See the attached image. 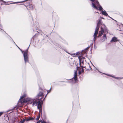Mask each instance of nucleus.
<instances>
[{"label":"nucleus","instance_id":"nucleus-10","mask_svg":"<svg viewBox=\"0 0 123 123\" xmlns=\"http://www.w3.org/2000/svg\"><path fill=\"white\" fill-rule=\"evenodd\" d=\"M101 30L103 29V30L106 31L107 30V28L104 24H101Z\"/></svg>","mask_w":123,"mask_h":123},{"label":"nucleus","instance_id":"nucleus-21","mask_svg":"<svg viewBox=\"0 0 123 123\" xmlns=\"http://www.w3.org/2000/svg\"><path fill=\"white\" fill-rule=\"evenodd\" d=\"M0 27H2V25H0Z\"/></svg>","mask_w":123,"mask_h":123},{"label":"nucleus","instance_id":"nucleus-9","mask_svg":"<svg viewBox=\"0 0 123 123\" xmlns=\"http://www.w3.org/2000/svg\"><path fill=\"white\" fill-rule=\"evenodd\" d=\"M104 31L105 30H103V29L101 30V31H99V33L98 34V37H101L103 34L104 33H105L104 32Z\"/></svg>","mask_w":123,"mask_h":123},{"label":"nucleus","instance_id":"nucleus-2","mask_svg":"<svg viewBox=\"0 0 123 123\" xmlns=\"http://www.w3.org/2000/svg\"><path fill=\"white\" fill-rule=\"evenodd\" d=\"M83 67L81 68L78 67L76 70H74V77L73 79H74L75 81H77V71L78 72L79 74H80L81 73H83L84 72V70L82 68Z\"/></svg>","mask_w":123,"mask_h":123},{"label":"nucleus","instance_id":"nucleus-22","mask_svg":"<svg viewBox=\"0 0 123 123\" xmlns=\"http://www.w3.org/2000/svg\"><path fill=\"white\" fill-rule=\"evenodd\" d=\"M115 78H116V79H117V78L116 77H115Z\"/></svg>","mask_w":123,"mask_h":123},{"label":"nucleus","instance_id":"nucleus-15","mask_svg":"<svg viewBox=\"0 0 123 123\" xmlns=\"http://www.w3.org/2000/svg\"><path fill=\"white\" fill-rule=\"evenodd\" d=\"M25 120L24 119L23 120H21L19 122V123H23L25 122Z\"/></svg>","mask_w":123,"mask_h":123},{"label":"nucleus","instance_id":"nucleus-24","mask_svg":"<svg viewBox=\"0 0 123 123\" xmlns=\"http://www.w3.org/2000/svg\"><path fill=\"white\" fill-rule=\"evenodd\" d=\"M21 51H22V53H23V51H22V50H21Z\"/></svg>","mask_w":123,"mask_h":123},{"label":"nucleus","instance_id":"nucleus-7","mask_svg":"<svg viewBox=\"0 0 123 123\" xmlns=\"http://www.w3.org/2000/svg\"><path fill=\"white\" fill-rule=\"evenodd\" d=\"M24 57V60L25 63L28 61V55L27 54V51H25L23 54Z\"/></svg>","mask_w":123,"mask_h":123},{"label":"nucleus","instance_id":"nucleus-11","mask_svg":"<svg viewBox=\"0 0 123 123\" xmlns=\"http://www.w3.org/2000/svg\"><path fill=\"white\" fill-rule=\"evenodd\" d=\"M118 40L117 38L116 37H113L111 41V42H115L118 41Z\"/></svg>","mask_w":123,"mask_h":123},{"label":"nucleus","instance_id":"nucleus-4","mask_svg":"<svg viewBox=\"0 0 123 123\" xmlns=\"http://www.w3.org/2000/svg\"><path fill=\"white\" fill-rule=\"evenodd\" d=\"M100 20H99L97 24V26L96 27L94 33L93 35L94 41H95L96 38L97 37V35L98 34L99 29V25L100 23Z\"/></svg>","mask_w":123,"mask_h":123},{"label":"nucleus","instance_id":"nucleus-1","mask_svg":"<svg viewBox=\"0 0 123 123\" xmlns=\"http://www.w3.org/2000/svg\"><path fill=\"white\" fill-rule=\"evenodd\" d=\"M26 94H24L21 97L20 99L19 100V102L21 103H23L25 102H28V103L29 104H32V106L36 105L37 101L36 100H34L33 99H32L30 98H28L25 99L23 100V99L25 97H26Z\"/></svg>","mask_w":123,"mask_h":123},{"label":"nucleus","instance_id":"nucleus-18","mask_svg":"<svg viewBox=\"0 0 123 123\" xmlns=\"http://www.w3.org/2000/svg\"><path fill=\"white\" fill-rule=\"evenodd\" d=\"M3 113V112H0V116L1 115H2V114Z\"/></svg>","mask_w":123,"mask_h":123},{"label":"nucleus","instance_id":"nucleus-17","mask_svg":"<svg viewBox=\"0 0 123 123\" xmlns=\"http://www.w3.org/2000/svg\"><path fill=\"white\" fill-rule=\"evenodd\" d=\"M31 120V118H28L26 120V121H29V120Z\"/></svg>","mask_w":123,"mask_h":123},{"label":"nucleus","instance_id":"nucleus-12","mask_svg":"<svg viewBox=\"0 0 123 123\" xmlns=\"http://www.w3.org/2000/svg\"><path fill=\"white\" fill-rule=\"evenodd\" d=\"M43 94L42 92H40L39 93V94L37 96L38 98L40 97H42L41 98H43Z\"/></svg>","mask_w":123,"mask_h":123},{"label":"nucleus","instance_id":"nucleus-13","mask_svg":"<svg viewBox=\"0 0 123 123\" xmlns=\"http://www.w3.org/2000/svg\"><path fill=\"white\" fill-rule=\"evenodd\" d=\"M102 14L107 16L108 15V14L106 12V11H102Z\"/></svg>","mask_w":123,"mask_h":123},{"label":"nucleus","instance_id":"nucleus-8","mask_svg":"<svg viewBox=\"0 0 123 123\" xmlns=\"http://www.w3.org/2000/svg\"><path fill=\"white\" fill-rule=\"evenodd\" d=\"M107 39V37L105 33H104L103 36L102 37L101 39V41L104 42Z\"/></svg>","mask_w":123,"mask_h":123},{"label":"nucleus","instance_id":"nucleus-5","mask_svg":"<svg viewBox=\"0 0 123 123\" xmlns=\"http://www.w3.org/2000/svg\"><path fill=\"white\" fill-rule=\"evenodd\" d=\"M34 100H36L37 101V102L36 103L37 104L36 105H34V106L37 105V108L38 109H39V112L40 113L42 111V102H40L39 101H37V100L36 99H34Z\"/></svg>","mask_w":123,"mask_h":123},{"label":"nucleus","instance_id":"nucleus-19","mask_svg":"<svg viewBox=\"0 0 123 123\" xmlns=\"http://www.w3.org/2000/svg\"><path fill=\"white\" fill-rule=\"evenodd\" d=\"M0 1H1L2 2H3L4 3L5 2V1L3 0H0Z\"/></svg>","mask_w":123,"mask_h":123},{"label":"nucleus","instance_id":"nucleus-20","mask_svg":"<svg viewBox=\"0 0 123 123\" xmlns=\"http://www.w3.org/2000/svg\"><path fill=\"white\" fill-rule=\"evenodd\" d=\"M72 55H73V56H74V55H75V54H72Z\"/></svg>","mask_w":123,"mask_h":123},{"label":"nucleus","instance_id":"nucleus-3","mask_svg":"<svg viewBox=\"0 0 123 123\" xmlns=\"http://www.w3.org/2000/svg\"><path fill=\"white\" fill-rule=\"evenodd\" d=\"M92 2H93L94 1L96 2V5L93 3L92 4V6L94 8L96 9L99 10L100 11L102 10V7L99 5V2L97 1V0H90Z\"/></svg>","mask_w":123,"mask_h":123},{"label":"nucleus","instance_id":"nucleus-6","mask_svg":"<svg viewBox=\"0 0 123 123\" xmlns=\"http://www.w3.org/2000/svg\"><path fill=\"white\" fill-rule=\"evenodd\" d=\"M80 62V65L82 67H85V66L84 65L85 61L84 58L83 57L81 56L79 57Z\"/></svg>","mask_w":123,"mask_h":123},{"label":"nucleus","instance_id":"nucleus-23","mask_svg":"<svg viewBox=\"0 0 123 123\" xmlns=\"http://www.w3.org/2000/svg\"><path fill=\"white\" fill-rule=\"evenodd\" d=\"M24 1H22V2H24Z\"/></svg>","mask_w":123,"mask_h":123},{"label":"nucleus","instance_id":"nucleus-14","mask_svg":"<svg viewBox=\"0 0 123 123\" xmlns=\"http://www.w3.org/2000/svg\"><path fill=\"white\" fill-rule=\"evenodd\" d=\"M37 123H46V122L43 121H39Z\"/></svg>","mask_w":123,"mask_h":123},{"label":"nucleus","instance_id":"nucleus-16","mask_svg":"<svg viewBox=\"0 0 123 123\" xmlns=\"http://www.w3.org/2000/svg\"><path fill=\"white\" fill-rule=\"evenodd\" d=\"M40 113H39V116H38L37 117V118H36V119L37 120H38L39 118H40Z\"/></svg>","mask_w":123,"mask_h":123}]
</instances>
